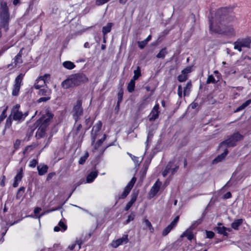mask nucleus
<instances>
[{
  "label": "nucleus",
  "instance_id": "nucleus-30",
  "mask_svg": "<svg viewBox=\"0 0 251 251\" xmlns=\"http://www.w3.org/2000/svg\"><path fill=\"white\" fill-rule=\"evenodd\" d=\"M227 153H228L227 150H226L223 153H222L221 154L218 155L216 158H215L214 159L213 162L217 163V162H219L222 161L225 158L226 156L227 155Z\"/></svg>",
  "mask_w": 251,
  "mask_h": 251
},
{
  "label": "nucleus",
  "instance_id": "nucleus-44",
  "mask_svg": "<svg viewBox=\"0 0 251 251\" xmlns=\"http://www.w3.org/2000/svg\"><path fill=\"white\" fill-rule=\"evenodd\" d=\"M187 75H184L182 74L181 75L178 76L177 79L180 82H184L187 79Z\"/></svg>",
  "mask_w": 251,
  "mask_h": 251
},
{
  "label": "nucleus",
  "instance_id": "nucleus-55",
  "mask_svg": "<svg viewBox=\"0 0 251 251\" xmlns=\"http://www.w3.org/2000/svg\"><path fill=\"white\" fill-rule=\"evenodd\" d=\"M55 174L54 173H49L48 175V176H47V180H49L50 179H51L52 178V177L55 176Z\"/></svg>",
  "mask_w": 251,
  "mask_h": 251
},
{
  "label": "nucleus",
  "instance_id": "nucleus-60",
  "mask_svg": "<svg viewBox=\"0 0 251 251\" xmlns=\"http://www.w3.org/2000/svg\"><path fill=\"white\" fill-rule=\"evenodd\" d=\"M20 0H14L13 1V4L14 5H17L19 3Z\"/></svg>",
  "mask_w": 251,
  "mask_h": 251
},
{
  "label": "nucleus",
  "instance_id": "nucleus-19",
  "mask_svg": "<svg viewBox=\"0 0 251 251\" xmlns=\"http://www.w3.org/2000/svg\"><path fill=\"white\" fill-rule=\"evenodd\" d=\"M46 126H40L36 131V136L37 138L43 137L46 134Z\"/></svg>",
  "mask_w": 251,
  "mask_h": 251
},
{
  "label": "nucleus",
  "instance_id": "nucleus-41",
  "mask_svg": "<svg viewBox=\"0 0 251 251\" xmlns=\"http://www.w3.org/2000/svg\"><path fill=\"white\" fill-rule=\"evenodd\" d=\"M145 226L149 228V229L151 230V232H152L153 230V228L152 227V225L151 223L148 220L145 219L143 221Z\"/></svg>",
  "mask_w": 251,
  "mask_h": 251
},
{
  "label": "nucleus",
  "instance_id": "nucleus-48",
  "mask_svg": "<svg viewBox=\"0 0 251 251\" xmlns=\"http://www.w3.org/2000/svg\"><path fill=\"white\" fill-rule=\"evenodd\" d=\"M109 0H96V4L97 5L100 6L106 3Z\"/></svg>",
  "mask_w": 251,
  "mask_h": 251
},
{
  "label": "nucleus",
  "instance_id": "nucleus-5",
  "mask_svg": "<svg viewBox=\"0 0 251 251\" xmlns=\"http://www.w3.org/2000/svg\"><path fill=\"white\" fill-rule=\"evenodd\" d=\"M251 40L250 38L239 39L234 43V49L241 52L242 48H250Z\"/></svg>",
  "mask_w": 251,
  "mask_h": 251
},
{
  "label": "nucleus",
  "instance_id": "nucleus-2",
  "mask_svg": "<svg viewBox=\"0 0 251 251\" xmlns=\"http://www.w3.org/2000/svg\"><path fill=\"white\" fill-rule=\"evenodd\" d=\"M9 13L7 3L1 2L0 3V29L6 32L9 29Z\"/></svg>",
  "mask_w": 251,
  "mask_h": 251
},
{
  "label": "nucleus",
  "instance_id": "nucleus-23",
  "mask_svg": "<svg viewBox=\"0 0 251 251\" xmlns=\"http://www.w3.org/2000/svg\"><path fill=\"white\" fill-rule=\"evenodd\" d=\"M62 87L64 89H68L70 87H72L74 86L73 83L72 81V80L70 78H68V79L64 80L61 83Z\"/></svg>",
  "mask_w": 251,
  "mask_h": 251
},
{
  "label": "nucleus",
  "instance_id": "nucleus-24",
  "mask_svg": "<svg viewBox=\"0 0 251 251\" xmlns=\"http://www.w3.org/2000/svg\"><path fill=\"white\" fill-rule=\"evenodd\" d=\"M48 167L46 165H40L37 166L38 174L40 176L45 175L48 171Z\"/></svg>",
  "mask_w": 251,
  "mask_h": 251
},
{
  "label": "nucleus",
  "instance_id": "nucleus-50",
  "mask_svg": "<svg viewBox=\"0 0 251 251\" xmlns=\"http://www.w3.org/2000/svg\"><path fill=\"white\" fill-rule=\"evenodd\" d=\"M206 237L211 239L214 236V233L211 231H206Z\"/></svg>",
  "mask_w": 251,
  "mask_h": 251
},
{
  "label": "nucleus",
  "instance_id": "nucleus-52",
  "mask_svg": "<svg viewBox=\"0 0 251 251\" xmlns=\"http://www.w3.org/2000/svg\"><path fill=\"white\" fill-rule=\"evenodd\" d=\"M134 216L133 215H130L128 216L127 220L126 221V224H128L131 221L133 220Z\"/></svg>",
  "mask_w": 251,
  "mask_h": 251
},
{
  "label": "nucleus",
  "instance_id": "nucleus-42",
  "mask_svg": "<svg viewBox=\"0 0 251 251\" xmlns=\"http://www.w3.org/2000/svg\"><path fill=\"white\" fill-rule=\"evenodd\" d=\"M171 165L170 164H168L166 166L165 169L162 172V175L164 177H165L167 175L170 174V170H171Z\"/></svg>",
  "mask_w": 251,
  "mask_h": 251
},
{
  "label": "nucleus",
  "instance_id": "nucleus-59",
  "mask_svg": "<svg viewBox=\"0 0 251 251\" xmlns=\"http://www.w3.org/2000/svg\"><path fill=\"white\" fill-rule=\"evenodd\" d=\"M197 105H198V104L196 103H192L190 105V106H191L192 108H193V109L196 108Z\"/></svg>",
  "mask_w": 251,
  "mask_h": 251
},
{
  "label": "nucleus",
  "instance_id": "nucleus-11",
  "mask_svg": "<svg viewBox=\"0 0 251 251\" xmlns=\"http://www.w3.org/2000/svg\"><path fill=\"white\" fill-rule=\"evenodd\" d=\"M136 181V178L133 177L130 182L127 184V185L124 188L123 192L121 195H120L118 198V200L120 199H123L125 198L129 194L130 190L132 188Z\"/></svg>",
  "mask_w": 251,
  "mask_h": 251
},
{
  "label": "nucleus",
  "instance_id": "nucleus-15",
  "mask_svg": "<svg viewBox=\"0 0 251 251\" xmlns=\"http://www.w3.org/2000/svg\"><path fill=\"white\" fill-rule=\"evenodd\" d=\"M179 220V216H176L174 220L168 225L166 228H165L162 233V235L164 236L167 235L171 230L176 226V224Z\"/></svg>",
  "mask_w": 251,
  "mask_h": 251
},
{
  "label": "nucleus",
  "instance_id": "nucleus-28",
  "mask_svg": "<svg viewBox=\"0 0 251 251\" xmlns=\"http://www.w3.org/2000/svg\"><path fill=\"white\" fill-rule=\"evenodd\" d=\"M180 237H186L189 240L191 241L194 238V235L191 230L187 229L181 235Z\"/></svg>",
  "mask_w": 251,
  "mask_h": 251
},
{
  "label": "nucleus",
  "instance_id": "nucleus-12",
  "mask_svg": "<svg viewBox=\"0 0 251 251\" xmlns=\"http://www.w3.org/2000/svg\"><path fill=\"white\" fill-rule=\"evenodd\" d=\"M50 75L45 74L43 76L39 77L35 81L34 87L36 89H39L43 87L46 83L49 82Z\"/></svg>",
  "mask_w": 251,
  "mask_h": 251
},
{
  "label": "nucleus",
  "instance_id": "nucleus-20",
  "mask_svg": "<svg viewBox=\"0 0 251 251\" xmlns=\"http://www.w3.org/2000/svg\"><path fill=\"white\" fill-rule=\"evenodd\" d=\"M23 169L21 168L20 172L17 174L15 177V181L13 184L14 187H17L18 186L19 182L21 181L23 177Z\"/></svg>",
  "mask_w": 251,
  "mask_h": 251
},
{
  "label": "nucleus",
  "instance_id": "nucleus-3",
  "mask_svg": "<svg viewBox=\"0 0 251 251\" xmlns=\"http://www.w3.org/2000/svg\"><path fill=\"white\" fill-rule=\"evenodd\" d=\"M20 105L18 104H16L11 109V114L9 116L14 121L21 122L23 121L28 115V112L23 113L19 110Z\"/></svg>",
  "mask_w": 251,
  "mask_h": 251
},
{
  "label": "nucleus",
  "instance_id": "nucleus-27",
  "mask_svg": "<svg viewBox=\"0 0 251 251\" xmlns=\"http://www.w3.org/2000/svg\"><path fill=\"white\" fill-rule=\"evenodd\" d=\"M12 119L9 116L6 120L4 128L2 131V135H4L5 134V131L7 129H9L12 125Z\"/></svg>",
  "mask_w": 251,
  "mask_h": 251
},
{
  "label": "nucleus",
  "instance_id": "nucleus-47",
  "mask_svg": "<svg viewBox=\"0 0 251 251\" xmlns=\"http://www.w3.org/2000/svg\"><path fill=\"white\" fill-rule=\"evenodd\" d=\"M206 82H207V83H215V79L214 76L212 75H209L207 78Z\"/></svg>",
  "mask_w": 251,
  "mask_h": 251
},
{
  "label": "nucleus",
  "instance_id": "nucleus-4",
  "mask_svg": "<svg viewBox=\"0 0 251 251\" xmlns=\"http://www.w3.org/2000/svg\"><path fill=\"white\" fill-rule=\"evenodd\" d=\"M243 136L237 132L231 136L227 139L221 143V146H226V147H233L235 146L236 143L241 140Z\"/></svg>",
  "mask_w": 251,
  "mask_h": 251
},
{
  "label": "nucleus",
  "instance_id": "nucleus-39",
  "mask_svg": "<svg viewBox=\"0 0 251 251\" xmlns=\"http://www.w3.org/2000/svg\"><path fill=\"white\" fill-rule=\"evenodd\" d=\"M106 138V135L105 134H104L103 137L100 139L94 145V149L97 150L100 147V146H101V145L102 144V143L105 140Z\"/></svg>",
  "mask_w": 251,
  "mask_h": 251
},
{
  "label": "nucleus",
  "instance_id": "nucleus-58",
  "mask_svg": "<svg viewBox=\"0 0 251 251\" xmlns=\"http://www.w3.org/2000/svg\"><path fill=\"white\" fill-rule=\"evenodd\" d=\"M128 154L131 157V158L133 161L136 162L137 161V160L138 159V158L136 157V156H132L131 154H129V153H128Z\"/></svg>",
  "mask_w": 251,
  "mask_h": 251
},
{
  "label": "nucleus",
  "instance_id": "nucleus-29",
  "mask_svg": "<svg viewBox=\"0 0 251 251\" xmlns=\"http://www.w3.org/2000/svg\"><path fill=\"white\" fill-rule=\"evenodd\" d=\"M112 25V23H108L105 26L102 27V32L103 36H105L107 33L110 32Z\"/></svg>",
  "mask_w": 251,
  "mask_h": 251
},
{
  "label": "nucleus",
  "instance_id": "nucleus-45",
  "mask_svg": "<svg viewBox=\"0 0 251 251\" xmlns=\"http://www.w3.org/2000/svg\"><path fill=\"white\" fill-rule=\"evenodd\" d=\"M50 96H47V97L44 96L43 97H41V98H39L37 100V102L38 103H41V102H46L47 101L50 100Z\"/></svg>",
  "mask_w": 251,
  "mask_h": 251
},
{
  "label": "nucleus",
  "instance_id": "nucleus-8",
  "mask_svg": "<svg viewBox=\"0 0 251 251\" xmlns=\"http://www.w3.org/2000/svg\"><path fill=\"white\" fill-rule=\"evenodd\" d=\"M82 113L83 108L82 107V102L80 100H78L72 110L73 118L75 122L78 121L79 117L82 114Z\"/></svg>",
  "mask_w": 251,
  "mask_h": 251
},
{
  "label": "nucleus",
  "instance_id": "nucleus-9",
  "mask_svg": "<svg viewBox=\"0 0 251 251\" xmlns=\"http://www.w3.org/2000/svg\"><path fill=\"white\" fill-rule=\"evenodd\" d=\"M74 86L88 81L86 76L83 74H76L70 76Z\"/></svg>",
  "mask_w": 251,
  "mask_h": 251
},
{
  "label": "nucleus",
  "instance_id": "nucleus-62",
  "mask_svg": "<svg viewBox=\"0 0 251 251\" xmlns=\"http://www.w3.org/2000/svg\"><path fill=\"white\" fill-rule=\"evenodd\" d=\"M231 196V195L230 192H228L226 194V198H229Z\"/></svg>",
  "mask_w": 251,
  "mask_h": 251
},
{
  "label": "nucleus",
  "instance_id": "nucleus-1",
  "mask_svg": "<svg viewBox=\"0 0 251 251\" xmlns=\"http://www.w3.org/2000/svg\"><path fill=\"white\" fill-rule=\"evenodd\" d=\"M226 8H222L217 11L216 14V19L214 21L210 20V29L219 34H225L228 36H234L235 33L233 27L231 25L226 26L224 20L226 16L222 15L223 13L226 12Z\"/></svg>",
  "mask_w": 251,
  "mask_h": 251
},
{
  "label": "nucleus",
  "instance_id": "nucleus-51",
  "mask_svg": "<svg viewBox=\"0 0 251 251\" xmlns=\"http://www.w3.org/2000/svg\"><path fill=\"white\" fill-rule=\"evenodd\" d=\"M37 164V161L36 159H32L29 164V166L31 168H34Z\"/></svg>",
  "mask_w": 251,
  "mask_h": 251
},
{
  "label": "nucleus",
  "instance_id": "nucleus-7",
  "mask_svg": "<svg viewBox=\"0 0 251 251\" xmlns=\"http://www.w3.org/2000/svg\"><path fill=\"white\" fill-rule=\"evenodd\" d=\"M24 76V74L21 73L16 77L12 92L13 96H17L18 95Z\"/></svg>",
  "mask_w": 251,
  "mask_h": 251
},
{
  "label": "nucleus",
  "instance_id": "nucleus-17",
  "mask_svg": "<svg viewBox=\"0 0 251 251\" xmlns=\"http://www.w3.org/2000/svg\"><path fill=\"white\" fill-rule=\"evenodd\" d=\"M218 225L219 226L216 227V229L219 234H223L224 236H227V232L231 231L230 228H226L224 226H221V223H218Z\"/></svg>",
  "mask_w": 251,
  "mask_h": 251
},
{
  "label": "nucleus",
  "instance_id": "nucleus-63",
  "mask_svg": "<svg viewBox=\"0 0 251 251\" xmlns=\"http://www.w3.org/2000/svg\"><path fill=\"white\" fill-rule=\"evenodd\" d=\"M127 0H119V2L120 3H122V4H125L126 2L127 1Z\"/></svg>",
  "mask_w": 251,
  "mask_h": 251
},
{
  "label": "nucleus",
  "instance_id": "nucleus-36",
  "mask_svg": "<svg viewBox=\"0 0 251 251\" xmlns=\"http://www.w3.org/2000/svg\"><path fill=\"white\" fill-rule=\"evenodd\" d=\"M141 69L139 66L137 67V69L134 71V76L132 77V79L134 80H137L140 76H141Z\"/></svg>",
  "mask_w": 251,
  "mask_h": 251
},
{
  "label": "nucleus",
  "instance_id": "nucleus-22",
  "mask_svg": "<svg viewBox=\"0 0 251 251\" xmlns=\"http://www.w3.org/2000/svg\"><path fill=\"white\" fill-rule=\"evenodd\" d=\"M137 197V194H134L132 195L130 201L126 204V205L125 208V210L126 211H128L129 209V208L132 206L133 204L136 201Z\"/></svg>",
  "mask_w": 251,
  "mask_h": 251
},
{
  "label": "nucleus",
  "instance_id": "nucleus-10",
  "mask_svg": "<svg viewBox=\"0 0 251 251\" xmlns=\"http://www.w3.org/2000/svg\"><path fill=\"white\" fill-rule=\"evenodd\" d=\"M192 87L191 81L190 80L187 82L186 86L184 87L183 89V93L182 94V88L181 85H179L178 86L177 89V95L179 98H181L182 97V95L184 97L187 96L189 95L190 92L191 91V88Z\"/></svg>",
  "mask_w": 251,
  "mask_h": 251
},
{
  "label": "nucleus",
  "instance_id": "nucleus-53",
  "mask_svg": "<svg viewBox=\"0 0 251 251\" xmlns=\"http://www.w3.org/2000/svg\"><path fill=\"white\" fill-rule=\"evenodd\" d=\"M33 149L32 147L31 146H27L23 151V153L25 154L28 151H30Z\"/></svg>",
  "mask_w": 251,
  "mask_h": 251
},
{
  "label": "nucleus",
  "instance_id": "nucleus-64",
  "mask_svg": "<svg viewBox=\"0 0 251 251\" xmlns=\"http://www.w3.org/2000/svg\"><path fill=\"white\" fill-rule=\"evenodd\" d=\"M81 127H82V126L80 124L78 125V126H77V128H76L77 131H79V130H80Z\"/></svg>",
  "mask_w": 251,
  "mask_h": 251
},
{
  "label": "nucleus",
  "instance_id": "nucleus-54",
  "mask_svg": "<svg viewBox=\"0 0 251 251\" xmlns=\"http://www.w3.org/2000/svg\"><path fill=\"white\" fill-rule=\"evenodd\" d=\"M191 71V68L190 67H187L182 71V74L184 75H186L187 74L189 73Z\"/></svg>",
  "mask_w": 251,
  "mask_h": 251
},
{
  "label": "nucleus",
  "instance_id": "nucleus-56",
  "mask_svg": "<svg viewBox=\"0 0 251 251\" xmlns=\"http://www.w3.org/2000/svg\"><path fill=\"white\" fill-rule=\"evenodd\" d=\"M41 210V208H40V207H36L34 210V212L35 214H38L40 211Z\"/></svg>",
  "mask_w": 251,
  "mask_h": 251
},
{
  "label": "nucleus",
  "instance_id": "nucleus-18",
  "mask_svg": "<svg viewBox=\"0 0 251 251\" xmlns=\"http://www.w3.org/2000/svg\"><path fill=\"white\" fill-rule=\"evenodd\" d=\"M162 184L161 182H160L159 180H157L155 183L153 184V185L152 186L151 191L150 193L153 196H154L158 192L160 187Z\"/></svg>",
  "mask_w": 251,
  "mask_h": 251
},
{
  "label": "nucleus",
  "instance_id": "nucleus-35",
  "mask_svg": "<svg viewBox=\"0 0 251 251\" xmlns=\"http://www.w3.org/2000/svg\"><path fill=\"white\" fill-rule=\"evenodd\" d=\"M135 88V80L131 79L127 85V90L129 92H132Z\"/></svg>",
  "mask_w": 251,
  "mask_h": 251
},
{
  "label": "nucleus",
  "instance_id": "nucleus-6",
  "mask_svg": "<svg viewBox=\"0 0 251 251\" xmlns=\"http://www.w3.org/2000/svg\"><path fill=\"white\" fill-rule=\"evenodd\" d=\"M23 50L24 48L21 49L19 52L12 60L11 63L7 66V68H9L10 70H12L17 67L19 68L21 66V65L23 62L22 58Z\"/></svg>",
  "mask_w": 251,
  "mask_h": 251
},
{
  "label": "nucleus",
  "instance_id": "nucleus-25",
  "mask_svg": "<svg viewBox=\"0 0 251 251\" xmlns=\"http://www.w3.org/2000/svg\"><path fill=\"white\" fill-rule=\"evenodd\" d=\"M51 93V90L47 88L40 89L38 91L39 95L45 97L50 96Z\"/></svg>",
  "mask_w": 251,
  "mask_h": 251
},
{
  "label": "nucleus",
  "instance_id": "nucleus-61",
  "mask_svg": "<svg viewBox=\"0 0 251 251\" xmlns=\"http://www.w3.org/2000/svg\"><path fill=\"white\" fill-rule=\"evenodd\" d=\"M84 47L85 48H89L90 45H89V43L88 42L85 43V44L84 45Z\"/></svg>",
  "mask_w": 251,
  "mask_h": 251
},
{
  "label": "nucleus",
  "instance_id": "nucleus-21",
  "mask_svg": "<svg viewBox=\"0 0 251 251\" xmlns=\"http://www.w3.org/2000/svg\"><path fill=\"white\" fill-rule=\"evenodd\" d=\"M67 228V226L61 221H60L57 226L54 227V231L58 232L59 231H64Z\"/></svg>",
  "mask_w": 251,
  "mask_h": 251
},
{
  "label": "nucleus",
  "instance_id": "nucleus-37",
  "mask_svg": "<svg viewBox=\"0 0 251 251\" xmlns=\"http://www.w3.org/2000/svg\"><path fill=\"white\" fill-rule=\"evenodd\" d=\"M167 52L166 50V48H164L162 49L156 55V57L158 58H162L163 59L165 55L167 54Z\"/></svg>",
  "mask_w": 251,
  "mask_h": 251
},
{
  "label": "nucleus",
  "instance_id": "nucleus-34",
  "mask_svg": "<svg viewBox=\"0 0 251 251\" xmlns=\"http://www.w3.org/2000/svg\"><path fill=\"white\" fill-rule=\"evenodd\" d=\"M63 66L65 68L72 70L75 67V65L71 61H66L63 63Z\"/></svg>",
  "mask_w": 251,
  "mask_h": 251
},
{
  "label": "nucleus",
  "instance_id": "nucleus-38",
  "mask_svg": "<svg viewBox=\"0 0 251 251\" xmlns=\"http://www.w3.org/2000/svg\"><path fill=\"white\" fill-rule=\"evenodd\" d=\"M151 39V36L149 35L143 41L139 42V47L140 49H143L147 43Z\"/></svg>",
  "mask_w": 251,
  "mask_h": 251
},
{
  "label": "nucleus",
  "instance_id": "nucleus-57",
  "mask_svg": "<svg viewBox=\"0 0 251 251\" xmlns=\"http://www.w3.org/2000/svg\"><path fill=\"white\" fill-rule=\"evenodd\" d=\"M24 191H25V188L24 187H20L18 190V194H20L21 192H22L23 193L24 192Z\"/></svg>",
  "mask_w": 251,
  "mask_h": 251
},
{
  "label": "nucleus",
  "instance_id": "nucleus-31",
  "mask_svg": "<svg viewBox=\"0 0 251 251\" xmlns=\"http://www.w3.org/2000/svg\"><path fill=\"white\" fill-rule=\"evenodd\" d=\"M251 103V100H248L244 102L241 105L239 106L235 110V112H238L241 110H243L247 106L249 105Z\"/></svg>",
  "mask_w": 251,
  "mask_h": 251
},
{
  "label": "nucleus",
  "instance_id": "nucleus-40",
  "mask_svg": "<svg viewBox=\"0 0 251 251\" xmlns=\"http://www.w3.org/2000/svg\"><path fill=\"white\" fill-rule=\"evenodd\" d=\"M89 156V153L88 152H85L84 155L81 157L79 161H78V163L79 164H83L86 161V159H87V158Z\"/></svg>",
  "mask_w": 251,
  "mask_h": 251
},
{
  "label": "nucleus",
  "instance_id": "nucleus-26",
  "mask_svg": "<svg viewBox=\"0 0 251 251\" xmlns=\"http://www.w3.org/2000/svg\"><path fill=\"white\" fill-rule=\"evenodd\" d=\"M98 176V172L97 171H92L87 176V182L90 183L93 181L95 178Z\"/></svg>",
  "mask_w": 251,
  "mask_h": 251
},
{
  "label": "nucleus",
  "instance_id": "nucleus-43",
  "mask_svg": "<svg viewBox=\"0 0 251 251\" xmlns=\"http://www.w3.org/2000/svg\"><path fill=\"white\" fill-rule=\"evenodd\" d=\"M168 164L171 165V170H170V173L172 175H173L178 170V166L176 165L175 167H173V163L170 162Z\"/></svg>",
  "mask_w": 251,
  "mask_h": 251
},
{
  "label": "nucleus",
  "instance_id": "nucleus-46",
  "mask_svg": "<svg viewBox=\"0 0 251 251\" xmlns=\"http://www.w3.org/2000/svg\"><path fill=\"white\" fill-rule=\"evenodd\" d=\"M123 92L122 91L119 92L118 94V101L117 107L119 106L120 103L121 102L123 99Z\"/></svg>",
  "mask_w": 251,
  "mask_h": 251
},
{
  "label": "nucleus",
  "instance_id": "nucleus-32",
  "mask_svg": "<svg viewBox=\"0 0 251 251\" xmlns=\"http://www.w3.org/2000/svg\"><path fill=\"white\" fill-rule=\"evenodd\" d=\"M243 220L242 219L235 220L234 222L231 224V227L234 229H237L238 227L242 224Z\"/></svg>",
  "mask_w": 251,
  "mask_h": 251
},
{
  "label": "nucleus",
  "instance_id": "nucleus-33",
  "mask_svg": "<svg viewBox=\"0 0 251 251\" xmlns=\"http://www.w3.org/2000/svg\"><path fill=\"white\" fill-rule=\"evenodd\" d=\"M48 118H46V119H42L40 120V122L42 123V125L41 126H46V127H47V126H48V124H49V122L50 121V119H51L52 118V115L50 113H48Z\"/></svg>",
  "mask_w": 251,
  "mask_h": 251
},
{
  "label": "nucleus",
  "instance_id": "nucleus-13",
  "mask_svg": "<svg viewBox=\"0 0 251 251\" xmlns=\"http://www.w3.org/2000/svg\"><path fill=\"white\" fill-rule=\"evenodd\" d=\"M128 242V235L125 234L121 238L112 241L110 246L114 248H117L119 246L126 244Z\"/></svg>",
  "mask_w": 251,
  "mask_h": 251
},
{
  "label": "nucleus",
  "instance_id": "nucleus-14",
  "mask_svg": "<svg viewBox=\"0 0 251 251\" xmlns=\"http://www.w3.org/2000/svg\"><path fill=\"white\" fill-rule=\"evenodd\" d=\"M102 126V123L100 121H99L97 123L95 126L93 127L92 131H91V140L92 145H94L95 143V140L97 138V136L101 129Z\"/></svg>",
  "mask_w": 251,
  "mask_h": 251
},
{
  "label": "nucleus",
  "instance_id": "nucleus-49",
  "mask_svg": "<svg viewBox=\"0 0 251 251\" xmlns=\"http://www.w3.org/2000/svg\"><path fill=\"white\" fill-rule=\"evenodd\" d=\"M21 141L19 139H17L14 144V147L15 150H17L19 148L21 145Z\"/></svg>",
  "mask_w": 251,
  "mask_h": 251
},
{
  "label": "nucleus",
  "instance_id": "nucleus-16",
  "mask_svg": "<svg viewBox=\"0 0 251 251\" xmlns=\"http://www.w3.org/2000/svg\"><path fill=\"white\" fill-rule=\"evenodd\" d=\"M159 106L158 104L154 105L149 116L150 121H154L158 117L159 113Z\"/></svg>",
  "mask_w": 251,
  "mask_h": 251
}]
</instances>
